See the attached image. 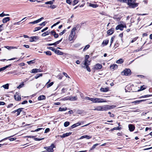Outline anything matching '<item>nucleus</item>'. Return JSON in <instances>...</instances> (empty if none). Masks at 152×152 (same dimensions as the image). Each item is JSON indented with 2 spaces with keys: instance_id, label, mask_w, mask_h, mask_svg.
<instances>
[{
  "instance_id": "obj_13",
  "label": "nucleus",
  "mask_w": 152,
  "mask_h": 152,
  "mask_svg": "<svg viewBox=\"0 0 152 152\" xmlns=\"http://www.w3.org/2000/svg\"><path fill=\"white\" fill-rule=\"evenodd\" d=\"M129 130L130 132H133L134 130L135 127L134 125L129 124L128 126Z\"/></svg>"
},
{
  "instance_id": "obj_41",
  "label": "nucleus",
  "mask_w": 152,
  "mask_h": 152,
  "mask_svg": "<svg viewBox=\"0 0 152 152\" xmlns=\"http://www.w3.org/2000/svg\"><path fill=\"white\" fill-rule=\"evenodd\" d=\"M69 122L68 121L65 122L64 124V126L65 127H66L69 125Z\"/></svg>"
},
{
  "instance_id": "obj_44",
  "label": "nucleus",
  "mask_w": 152,
  "mask_h": 152,
  "mask_svg": "<svg viewBox=\"0 0 152 152\" xmlns=\"http://www.w3.org/2000/svg\"><path fill=\"white\" fill-rule=\"evenodd\" d=\"M11 66V64H10V65H7L4 67H3L1 68L2 70L3 71V70H5L7 68V67H9V66Z\"/></svg>"
},
{
  "instance_id": "obj_1",
  "label": "nucleus",
  "mask_w": 152,
  "mask_h": 152,
  "mask_svg": "<svg viewBox=\"0 0 152 152\" xmlns=\"http://www.w3.org/2000/svg\"><path fill=\"white\" fill-rule=\"evenodd\" d=\"M136 0H129L128 5L131 8H135L137 7L139 4V3H136Z\"/></svg>"
},
{
  "instance_id": "obj_32",
  "label": "nucleus",
  "mask_w": 152,
  "mask_h": 152,
  "mask_svg": "<svg viewBox=\"0 0 152 152\" xmlns=\"http://www.w3.org/2000/svg\"><path fill=\"white\" fill-rule=\"evenodd\" d=\"M146 88V87L144 85H143L142 86H141L140 87V89L138 90L137 91H142L143 90H145Z\"/></svg>"
},
{
  "instance_id": "obj_54",
  "label": "nucleus",
  "mask_w": 152,
  "mask_h": 152,
  "mask_svg": "<svg viewBox=\"0 0 152 152\" xmlns=\"http://www.w3.org/2000/svg\"><path fill=\"white\" fill-rule=\"evenodd\" d=\"M88 61H85V62L84 64V66H83V67L85 68V66H86V65H89V64H88Z\"/></svg>"
},
{
  "instance_id": "obj_64",
  "label": "nucleus",
  "mask_w": 152,
  "mask_h": 152,
  "mask_svg": "<svg viewBox=\"0 0 152 152\" xmlns=\"http://www.w3.org/2000/svg\"><path fill=\"white\" fill-rule=\"evenodd\" d=\"M142 37L147 36L148 35V32L146 33H143L142 35Z\"/></svg>"
},
{
  "instance_id": "obj_23",
  "label": "nucleus",
  "mask_w": 152,
  "mask_h": 152,
  "mask_svg": "<svg viewBox=\"0 0 152 152\" xmlns=\"http://www.w3.org/2000/svg\"><path fill=\"white\" fill-rule=\"evenodd\" d=\"M77 99V98L76 96H70L69 97L68 99H66V100H69L71 101H75Z\"/></svg>"
},
{
  "instance_id": "obj_5",
  "label": "nucleus",
  "mask_w": 152,
  "mask_h": 152,
  "mask_svg": "<svg viewBox=\"0 0 152 152\" xmlns=\"http://www.w3.org/2000/svg\"><path fill=\"white\" fill-rule=\"evenodd\" d=\"M56 148V146L54 144H52L50 146L44 147V148L48 152H53V148Z\"/></svg>"
},
{
  "instance_id": "obj_12",
  "label": "nucleus",
  "mask_w": 152,
  "mask_h": 152,
  "mask_svg": "<svg viewBox=\"0 0 152 152\" xmlns=\"http://www.w3.org/2000/svg\"><path fill=\"white\" fill-rule=\"evenodd\" d=\"M50 34L51 35L53 36L55 38H57L58 37V34L54 30H53L50 32Z\"/></svg>"
},
{
  "instance_id": "obj_31",
  "label": "nucleus",
  "mask_w": 152,
  "mask_h": 152,
  "mask_svg": "<svg viewBox=\"0 0 152 152\" xmlns=\"http://www.w3.org/2000/svg\"><path fill=\"white\" fill-rule=\"evenodd\" d=\"M124 62V60L123 59L121 58L117 60L116 61V63L117 64H122Z\"/></svg>"
},
{
  "instance_id": "obj_25",
  "label": "nucleus",
  "mask_w": 152,
  "mask_h": 152,
  "mask_svg": "<svg viewBox=\"0 0 152 152\" xmlns=\"http://www.w3.org/2000/svg\"><path fill=\"white\" fill-rule=\"evenodd\" d=\"M89 6L94 8H96L98 6V5L97 4H93L90 3H89Z\"/></svg>"
},
{
  "instance_id": "obj_46",
  "label": "nucleus",
  "mask_w": 152,
  "mask_h": 152,
  "mask_svg": "<svg viewBox=\"0 0 152 152\" xmlns=\"http://www.w3.org/2000/svg\"><path fill=\"white\" fill-rule=\"evenodd\" d=\"M60 23V21H58L57 22V23H54L52 26H51V28H52L53 27H54V26H56V25Z\"/></svg>"
},
{
  "instance_id": "obj_53",
  "label": "nucleus",
  "mask_w": 152,
  "mask_h": 152,
  "mask_svg": "<svg viewBox=\"0 0 152 152\" xmlns=\"http://www.w3.org/2000/svg\"><path fill=\"white\" fill-rule=\"evenodd\" d=\"M89 58V55H86L85 56V61H88V59Z\"/></svg>"
},
{
  "instance_id": "obj_38",
  "label": "nucleus",
  "mask_w": 152,
  "mask_h": 152,
  "mask_svg": "<svg viewBox=\"0 0 152 152\" xmlns=\"http://www.w3.org/2000/svg\"><path fill=\"white\" fill-rule=\"evenodd\" d=\"M27 63L28 64H34L35 63V59L29 61H27Z\"/></svg>"
},
{
  "instance_id": "obj_60",
  "label": "nucleus",
  "mask_w": 152,
  "mask_h": 152,
  "mask_svg": "<svg viewBox=\"0 0 152 152\" xmlns=\"http://www.w3.org/2000/svg\"><path fill=\"white\" fill-rule=\"evenodd\" d=\"M44 138H34L35 140L36 141H40L41 140H43Z\"/></svg>"
},
{
  "instance_id": "obj_62",
  "label": "nucleus",
  "mask_w": 152,
  "mask_h": 152,
  "mask_svg": "<svg viewBox=\"0 0 152 152\" xmlns=\"http://www.w3.org/2000/svg\"><path fill=\"white\" fill-rule=\"evenodd\" d=\"M50 131V129L49 128H46L45 131V133H47Z\"/></svg>"
},
{
  "instance_id": "obj_8",
  "label": "nucleus",
  "mask_w": 152,
  "mask_h": 152,
  "mask_svg": "<svg viewBox=\"0 0 152 152\" xmlns=\"http://www.w3.org/2000/svg\"><path fill=\"white\" fill-rule=\"evenodd\" d=\"M23 109V108H19L16 110L13 111L12 113H15L16 112H17V113H15V115L16 116H18L20 115V112L22 111V110Z\"/></svg>"
},
{
  "instance_id": "obj_36",
  "label": "nucleus",
  "mask_w": 152,
  "mask_h": 152,
  "mask_svg": "<svg viewBox=\"0 0 152 152\" xmlns=\"http://www.w3.org/2000/svg\"><path fill=\"white\" fill-rule=\"evenodd\" d=\"M2 87L6 89H8L9 88V85L8 83L3 85Z\"/></svg>"
},
{
  "instance_id": "obj_33",
  "label": "nucleus",
  "mask_w": 152,
  "mask_h": 152,
  "mask_svg": "<svg viewBox=\"0 0 152 152\" xmlns=\"http://www.w3.org/2000/svg\"><path fill=\"white\" fill-rule=\"evenodd\" d=\"M99 145L98 143H96V144H94L92 147L90 148V150H89V151H90L91 150H93L96 147Z\"/></svg>"
},
{
  "instance_id": "obj_9",
  "label": "nucleus",
  "mask_w": 152,
  "mask_h": 152,
  "mask_svg": "<svg viewBox=\"0 0 152 152\" xmlns=\"http://www.w3.org/2000/svg\"><path fill=\"white\" fill-rule=\"evenodd\" d=\"M83 121H82L80 123L78 122L77 123L74 124L70 127V129H73L75 128V127L77 126H78L80 125L81 124H83Z\"/></svg>"
},
{
  "instance_id": "obj_16",
  "label": "nucleus",
  "mask_w": 152,
  "mask_h": 152,
  "mask_svg": "<svg viewBox=\"0 0 152 152\" xmlns=\"http://www.w3.org/2000/svg\"><path fill=\"white\" fill-rule=\"evenodd\" d=\"M109 43V40L108 39H106L103 40L102 43V45L104 47L107 45Z\"/></svg>"
},
{
  "instance_id": "obj_40",
  "label": "nucleus",
  "mask_w": 152,
  "mask_h": 152,
  "mask_svg": "<svg viewBox=\"0 0 152 152\" xmlns=\"http://www.w3.org/2000/svg\"><path fill=\"white\" fill-rule=\"evenodd\" d=\"M66 110V107L65 108H62L60 107L59 109V111H65Z\"/></svg>"
},
{
  "instance_id": "obj_55",
  "label": "nucleus",
  "mask_w": 152,
  "mask_h": 152,
  "mask_svg": "<svg viewBox=\"0 0 152 152\" xmlns=\"http://www.w3.org/2000/svg\"><path fill=\"white\" fill-rule=\"evenodd\" d=\"M42 129V128H39L37 129H35V130L32 131H31V132H38Z\"/></svg>"
},
{
  "instance_id": "obj_48",
  "label": "nucleus",
  "mask_w": 152,
  "mask_h": 152,
  "mask_svg": "<svg viewBox=\"0 0 152 152\" xmlns=\"http://www.w3.org/2000/svg\"><path fill=\"white\" fill-rule=\"evenodd\" d=\"M45 4H53V1H50L45 2Z\"/></svg>"
},
{
  "instance_id": "obj_49",
  "label": "nucleus",
  "mask_w": 152,
  "mask_h": 152,
  "mask_svg": "<svg viewBox=\"0 0 152 152\" xmlns=\"http://www.w3.org/2000/svg\"><path fill=\"white\" fill-rule=\"evenodd\" d=\"M66 31V29H64V30L60 32L59 34V35H62Z\"/></svg>"
},
{
  "instance_id": "obj_4",
  "label": "nucleus",
  "mask_w": 152,
  "mask_h": 152,
  "mask_svg": "<svg viewBox=\"0 0 152 152\" xmlns=\"http://www.w3.org/2000/svg\"><path fill=\"white\" fill-rule=\"evenodd\" d=\"M107 101L106 100L101 98H93L92 102L93 103H101L106 102Z\"/></svg>"
},
{
  "instance_id": "obj_17",
  "label": "nucleus",
  "mask_w": 152,
  "mask_h": 152,
  "mask_svg": "<svg viewBox=\"0 0 152 152\" xmlns=\"http://www.w3.org/2000/svg\"><path fill=\"white\" fill-rule=\"evenodd\" d=\"M31 39L30 40V42H32L35 41V39L37 40L39 39V37L38 36L31 37H30Z\"/></svg>"
},
{
  "instance_id": "obj_21",
  "label": "nucleus",
  "mask_w": 152,
  "mask_h": 152,
  "mask_svg": "<svg viewBox=\"0 0 152 152\" xmlns=\"http://www.w3.org/2000/svg\"><path fill=\"white\" fill-rule=\"evenodd\" d=\"M110 68L111 70H115L118 68V66L116 64H114L110 66Z\"/></svg>"
},
{
  "instance_id": "obj_61",
  "label": "nucleus",
  "mask_w": 152,
  "mask_h": 152,
  "mask_svg": "<svg viewBox=\"0 0 152 152\" xmlns=\"http://www.w3.org/2000/svg\"><path fill=\"white\" fill-rule=\"evenodd\" d=\"M46 23H47L45 22V21H44L42 23H41L39 25L41 26H44L45 25Z\"/></svg>"
},
{
  "instance_id": "obj_50",
  "label": "nucleus",
  "mask_w": 152,
  "mask_h": 152,
  "mask_svg": "<svg viewBox=\"0 0 152 152\" xmlns=\"http://www.w3.org/2000/svg\"><path fill=\"white\" fill-rule=\"evenodd\" d=\"M79 1L78 0H74L73 1V5H75L77 4Z\"/></svg>"
},
{
  "instance_id": "obj_42",
  "label": "nucleus",
  "mask_w": 152,
  "mask_h": 152,
  "mask_svg": "<svg viewBox=\"0 0 152 152\" xmlns=\"http://www.w3.org/2000/svg\"><path fill=\"white\" fill-rule=\"evenodd\" d=\"M42 28V27H35V28L34 30L33 31L34 32H35V31H37L39 30H40V29H41Z\"/></svg>"
},
{
  "instance_id": "obj_7",
  "label": "nucleus",
  "mask_w": 152,
  "mask_h": 152,
  "mask_svg": "<svg viewBox=\"0 0 152 152\" xmlns=\"http://www.w3.org/2000/svg\"><path fill=\"white\" fill-rule=\"evenodd\" d=\"M102 67V65L101 64L99 63H97L94 66L93 69V70H95L100 69H101Z\"/></svg>"
},
{
  "instance_id": "obj_39",
  "label": "nucleus",
  "mask_w": 152,
  "mask_h": 152,
  "mask_svg": "<svg viewBox=\"0 0 152 152\" xmlns=\"http://www.w3.org/2000/svg\"><path fill=\"white\" fill-rule=\"evenodd\" d=\"M67 90V88H63L62 89L61 91V94H63Z\"/></svg>"
},
{
  "instance_id": "obj_35",
  "label": "nucleus",
  "mask_w": 152,
  "mask_h": 152,
  "mask_svg": "<svg viewBox=\"0 0 152 152\" xmlns=\"http://www.w3.org/2000/svg\"><path fill=\"white\" fill-rule=\"evenodd\" d=\"M44 53L46 54V55L48 56H51L52 55V53L50 51H45L44 52Z\"/></svg>"
},
{
  "instance_id": "obj_47",
  "label": "nucleus",
  "mask_w": 152,
  "mask_h": 152,
  "mask_svg": "<svg viewBox=\"0 0 152 152\" xmlns=\"http://www.w3.org/2000/svg\"><path fill=\"white\" fill-rule=\"evenodd\" d=\"M92 98H90V97H88V96H86L85 98V99H86L87 100H90L91 102H92Z\"/></svg>"
},
{
  "instance_id": "obj_20",
  "label": "nucleus",
  "mask_w": 152,
  "mask_h": 152,
  "mask_svg": "<svg viewBox=\"0 0 152 152\" xmlns=\"http://www.w3.org/2000/svg\"><path fill=\"white\" fill-rule=\"evenodd\" d=\"M116 30H120L121 31L123 30V28L122 27V24H121L118 25L115 28Z\"/></svg>"
},
{
  "instance_id": "obj_51",
  "label": "nucleus",
  "mask_w": 152,
  "mask_h": 152,
  "mask_svg": "<svg viewBox=\"0 0 152 152\" xmlns=\"http://www.w3.org/2000/svg\"><path fill=\"white\" fill-rule=\"evenodd\" d=\"M23 85L24 83L23 82H22L21 84H20L19 85L18 87V88H20L23 87Z\"/></svg>"
},
{
  "instance_id": "obj_29",
  "label": "nucleus",
  "mask_w": 152,
  "mask_h": 152,
  "mask_svg": "<svg viewBox=\"0 0 152 152\" xmlns=\"http://www.w3.org/2000/svg\"><path fill=\"white\" fill-rule=\"evenodd\" d=\"M152 96V94H148L146 95H145L144 96H142L140 97L139 98H146L150 96Z\"/></svg>"
},
{
  "instance_id": "obj_10",
  "label": "nucleus",
  "mask_w": 152,
  "mask_h": 152,
  "mask_svg": "<svg viewBox=\"0 0 152 152\" xmlns=\"http://www.w3.org/2000/svg\"><path fill=\"white\" fill-rule=\"evenodd\" d=\"M44 19V18L43 17H41V18H40L37 20H35V21H34L33 22H30L29 23V24H35V23H37L39 22H40V21H41L43 19Z\"/></svg>"
},
{
  "instance_id": "obj_34",
  "label": "nucleus",
  "mask_w": 152,
  "mask_h": 152,
  "mask_svg": "<svg viewBox=\"0 0 152 152\" xmlns=\"http://www.w3.org/2000/svg\"><path fill=\"white\" fill-rule=\"evenodd\" d=\"M42 75L43 74L42 73L37 74L35 76L34 78L36 79H37L40 77L42 76Z\"/></svg>"
},
{
  "instance_id": "obj_57",
  "label": "nucleus",
  "mask_w": 152,
  "mask_h": 152,
  "mask_svg": "<svg viewBox=\"0 0 152 152\" xmlns=\"http://www.w3.org/2000/svg\"><path fill=\"white\" fill-rule=\"evenodd\" d=\"M63 74L66 77L68 78H69V77L67 75L66 73L65 72H63Z\"/></svg>"
},
{
  "instance_id": "obj_24",
  "label": "nucleus",
  "mask_w": 152,
  "mask_h": 152,
  "mask_svg": "<svg viewBox=\"0 0 152 152\" xmlns=\"http://www.w3.org/2000/svg\"><path fill=\"white\" fill-rule=\"evenodd\" d=\"M46 97L45 96L42 95L40 96L38 98V100H42L45 99Z\"/></svg>"
},
{
  "instance_id": "obj_15",
  "label": "nucleus",
  "mask_w": 152,
  "mask_h": 152,
  "mask_svg": "<svg viewBox=\"0 0 152 152\" xmlns=\"http://www.w3.org/2000/svg\"><path fill=\"white\" fill-rule=\"evenodd\" d=\"M72 133L71 132H67L66 133H64L63 134V135L62 136H60V137L61 138H64L66 137H68L72 134Z\"/></svg>"
},
{
  "instance_id": "obj_37",
  "label": "nucleus",
  "mask_w": 152,
  "mask_h": 152,
  "mask_svg": "<svg viewBox=\"0 0 152 152\" xmlns=\"http://www.w3.org/2000/svg\"><path fill=\"white\" fill-rule=\"evenodd\" d=\"M90 45H86L85 48H83V51H85L87 49H88L89 47H90Z\"/></svg>"
},
{
  "instance_id": "obj_3",
  "label": "nucleus",
  "mask_w": 152,
  "mask_h": 152,
  "mask_svg": "<svg viewBox=\"0 0 152 152\" xmlns=\"http://www.w3.org/2000/svg\"><path fill=\"white\" fill-rule=\"evenodd\" d=\"M76 30V27H74L71 31L69 37V41H72L74 39V38L75 34V31Z\"/></svg>"
},
{
  "instance_id": "obj_19",
  "label": "nucleus",
  "mask_w": 152,
  "mask_h": 152,
  "mask_svg": "<svg viewBox=\"0 0 152 152\" xmlns=\"http://www.w3.org/2000/svg\"><path fill=\"white\" fill-rule=\"evenodd\" d=\"M14 98L16 101H20L21 100V96L18 95V94L15 95Z\"/></svg>"
},
{
  "instance_id": "obj_52",
  "label": "nucleus",
  "mask_w": 152,
  "mask_h": 152,
  "mask_svg": "<svg viewBox=\"0 0 152 152\" xmlns=\"http://www.w3.org/2000/svg\"><path fill=\"white\" fill-rule=\"evenodd\" d=\"M92 138V136L87 135H85V138H86L87 139H89Z\"/></svg>"
},
{
  "instance_id": "obj_28",
  "label": "nucleus",
  "mask_w": 152,
  "mask_h": 152,
  "mask_svg": "<svg viewBox=\"0 0 152 152\" xmlns=\"http://www.w3.org/2000/svg\"><path fill=\"white\" fill-rule=\"evenodd\" d=\"M62 38H61L60 40L57 41L55 42L52 43L53 45L56 46L57 44H59L62 40Z\"/></svg>"
},
{
  "instance_id": "obj_56",
  "label": "nucleus",
  "mask_w": 152,
  "mask_h": 152,
  "mask_svg": "<svg viewBox=\"0 0 152 152\" xmlns=\"http://www.w3.org/2000/svg\"><path fill=\"white\" fill-rule=\"evenodd\" d=\"M50 7L52 9H54L57 7V6L56 5H50Z\"/></svg>"
},
{
  "instance_id": "obj_59",
  "label": "nucleus",
  "mask_w": 152,
  "mask_h": 152,
  "mask_svg": "<svg viewBox=\"0 0 152 152\" xmlns=\"http://www.w3.org/2000/svg\"><path fill=\"white\" fill-rule=\"evenodd\" d=\"M52 39L53 38L50 37H49L46 39H48L47 41H50L52 40Z\"/></svg>"
},
{
  "instance_id": "obj_45",
  "label": "nucleus",
  "mask_w": 152,
  "mask_h": 152,
  "mask_svg": "<svg viewBox=\"0 0 152 152\" xmlns=\"http://www.w3.org/2000/svg\"><path fill=\"white\" fill-rule=\"evenodd\" d=\"M138 37H136L134 38L130 42V43H132L136 41L137 39H138Z\"/></svg>"
},
{
  "instance_id": "obj_43",
  "label": "nucleus",
  "mask_w": 152,
  "mask_h": 152,
  "mask_svg": "<svg viewBox=\"0 0 152 152\" xmlns=\"http://www.w3.org/2000/svg\"><path fill=\"white\" fill-rule=\"evenodd\" d=\"M132 103H133L134 104H139L140 103L139 100H136L131 102Z\"/></svg>"
},
{
  "instance_id": "obj_30",
  "label": "nucleus",
  "mask_w": 152,
  "mask_h": 152,
  "mask_svg": "<svg viewBox=\"0 0 152 152\" xmlns=\"http://www.w3.org/2000/svg\"><path fill=\"white\" fill-rule=\"evenodd\" d=\"M50 33V32H48V31H47L43 33L41 35L42 37H45L46 35H48Z\"/></svg>"
},
{
  "instance_id": "obj_11",
  "label": "nucleus",
  "mask_w": 152,
  "mask_h": 152,
  "mask_svg": "<svg viewBox=\"0 0 152 152\" xmlns=\"http://www.w3.org/2000/svg\"><path fill=\"white\" fill-rule=\"evenodd\" d=\"M114 28H112L109 29L107 32V34L108 35H112L114 33Z\"/></svg>"
},
{
  "instance_id": "obj_18",
  "label": "nucleus",
  "mask_w": 152,
  "mask_h": 152,
  "mask_svg": "<svg viewBox=\"0 0 152 152\" xmlns=\"http://www.w3.org/2000/svg\"><path fill=\"white\" fill-rule=\"evenodd\" d=\"M109 89L108 87L101 88L100 89V91L103 92H106L109 91Z\"/></svg>"
},
{
  "instance_id": "obj_22",
  "label": "nucleus",
  "mask_w": 152,
  "mask_h": 152,
  "mask_svg": "<svg viewBox=\"0 0 152 152\" xmlns=\"http://www.w3.org/2000/svg\"><path fill=\"white\" fill-rule=\"evenodd\" d=\"M10 20V18L7 17L3 18L2 20V22L3 23H6Z\"/></svg>"
},
{
  "instance_id": "obj_63",
  "label": "nucleus",
  "mask_w": 152,
  "mask_h": 152,
  "mask_svg": "<svg viewBox=\"0 0 152 152\" xmlns=\"http://www.w3.org/2000/svg\"><path fill=\"white\" fill-rule=\"evenodd\" d=\"M28 103V101L27 100H25L22 102L21 104H24Z\"/></svg>"
},
{
  "instance_id": "obj_58",
  "label": "nucleus",
  "mask_w": 152,
  "mask_h": 152,
  "mask_svg": "<svg viewBox=\"0 0 152 152\" xmlns=\"http://www.w3.org/2000/svg\"><path fill=\"white\" fill-rule=\"evenodd\" d=\"M115 37L113 36L111 38V40H110V43L111 44H112L113 42L114 41Z\"/></svg>"
},
{
  "instance_id": "obj_26",
  "label": "nucleus",
  "mask_w": 152,
  "mask_h": 152,
  "mask_svg": "<svg viewBox=\"0 0 152 152\" xmlns=\"http://www.w3.org/2000/svg\"><path fill=\"white\" fill-rule=\"evenodd\" d=\"M53 83L54 82H53L49 83H47L46 84L45 86L47 87V88H48L52 86Z\"/></svg>"
},
{
  "instance_id": "obj_27",
  "label": "nucleus",
  "mask_w": 152,
  "mask_h": 152,
  "mask_svg": "<svg viewBox=\"0 0 152 152\" xmlns=\"http://www.w3.org/2000/svg\"><path fill=\"white\" fill-rule=\"evenodd\" d=\"M56 53L58 55H63L64 53L63 52L61 51L60 50H57L56 51Z\"/></svg>"
},
{
  "instance_id": "obj_2",
  "label": "nucleus",
  "mask_w": 152,
  "mask_h": 152,
  "mask_svg": "<svg viewBox=\"0 0 152 152\" xmlns=\"http://www.w3.org/2000/svg\"><path fill=\"white\" fill-rule=\"evenodd\" d=\"M109 109H110V108L108 107V105H105L104 106H97L93 110L95 111H106L107 110Z\"/></svg>"
},
{
  "instance_id": "obj_6",
  "label": "nucleus",
  "mask_w": 152,
  "mask_h": 152,
  "mask_svg": "<svg viewBox=\"0 0 152 152\" xmlns=\"http://www.w3.org/2000/svg\"><path fill=\"white\" fill-rule=\"evenodd\" d=\"M121 74L123 75L129 76L131 75L132 72L129 69L126 68L121 72Z\"/></svg>"
},
{
  "instance_id": "obj_14",
  "label": "nucleus",
  "mask_w": 152,
  "mask_h": 152,
  "mask_svg": "<svg viewBox=\"0 0 152 152\" xmlns=\"http://www.w3.org/2000/svg\"><path fill=\"white\" fill-rule=\"evenodd\" d=\"M42 70L40 69H34L31 70V73H36L38 72H41Z\"/></svg>"
}]
</instances>
